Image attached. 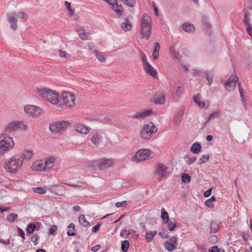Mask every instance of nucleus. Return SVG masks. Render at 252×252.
Returning <instances> with one entry per match:
<instances>
[{
  "mask_svg": "<svg viewBox=\"0 0 252 252\" xmlns=\"http://www.w3.org/2000/svg\"><path fill=\"white\" fill-rule=\"evenodd\" d=\"M36 92L45 101L59 110L61 94L58 91L48 87H40L37 88Z\"/></svg>",
  "mask_w": 252,
  "mask_h": 252,
  "instance_id": "f257e3e1",
  "label": "nucleus"
},
{
  "mask_svg": "<svg viewBox=\"0 0 252 252\" xmlns=\"http://www.w3.org/2000/svg\"><path fill=\"white\" fill-rule=\"evenodd\" d=\"M60 97L59 110L70 109L77 104V97L74 92L63 91Z\"/></svg>",
  "mask_w": 252,
  "mask_h": 252,
  "instance_id": "f03ea898",
  "label": "nucleus"
},
{
  "mask_svg": "<svg viewBox=\"0 0 252 252\" xmlns=\"http://www.w3.org/2000/svg\"><path fill=\"white\" fill-rule=\"evenodd\" d=\"M23 163V158L15 155L6 160L3 166L6 172L15 174L22 169Z\"/></svg>",
  "mask_w": 252,
  "mask_h": 252,
  "instance_id": "7ed1b4c3",
  "label": "nucleus"
},
{
  "mask_svg": "<svg viewBox=\"0 0 252 252\" xmlns=\"http://www.w3.org/2000/svg\"><path fill=\"white\" fill-rule=\"evenodd\" d=\"M152 20L148 14L143 15L141 20L140 33L142 38L149 39L151 33Z\"/></svg>",
  "mask_w": 252,
  "mask_h": 252,
  "instance_id": "20e7f679",
  "label": "nucleus"
},
{
  "mask_svg": "<svg viewBox=\"0 0 252 252\" xmlns=\"http://www.w3.org/2000/svg\"><path fill=\"white\" fill-rule=\"evenodd\" d=\"M158 127L152 122H149L144 125L140 131V136L144 139H149L158 131Z\"/></svg>",
  "mask_w": 252,
  "mask_h": 252,
  "instance_id": "39448f33",
  "label": "nucleus"
},
{
  "mask_svg": "<svg viewBox=\"0 0 252 252\" xmlns=\"http://www.w3.org/2000/svg\"><path fill=\"white\" fill-rule=\"evenodd\" d=\"M28 128V126L23 121H14L9 123L5 128L6 133H10L17 130L25 131Z\"/></svg>",
  "mask_w": 252,
  "mask_h": 252,
  "instance_id": "423d86ee",
  "label": "nucleus"
},
{
  "mask_svg": "<svg viewBox=\"0 0 252 252\" xmlns=\"http://www.w3.org/2000/svg\"><path fill=\"white\" fill-rule=\"evenodd\" d=\"M15 144L13 138L9 136L5 137L0 141V156L3 155L13 148Z\"/></svg>",
  "mask_w": 252,
  "mask_h": 252,
  "instance_id": "0eeeda50",
  "label": "nucleus"
},
{
  "mask_svg": "<svg viewBox=\"0 0 252 252\" xmlns=\"http://www.w3.org/2000/svg\"><path fill=\"white\" fill-rule=\"evenodd\" d=\"M24 110L28 116L33 118L39 117L43 113V110L40 107L33 105H26Z\"/></svg>",
  "mask_w": 252,
  "mask_h": 252,
  "instance_id": "6e6552de",
  "label": "nucleus"
},
{
  "mask_svg": "<svg viewBox=\"0 0 252 252\" xmlns=\"http://www.w3.org/2000/svg\"><path fill=\"white\" fill-rule=\"evenodd\" d=\"M70 126V123L65 121H56L50 125V130L55 133L63 131Z\"/></svg>",
  "mask_w": 252,
  "mask_h": 252,
  "instance_id": "1a4fd4ad",
  "label": "nucleus"
},
{
  "mask_svg": "<svg viewBox=\"0 0 252 252\" xmlns=\"http://www.w3.org/2000/svg\"><path fill=\"white\" fill-rule=\"evenodd\" d=\"M168 167L162 163H158L154 171L155 175L158 176V180L159 182L165 178L169 174Z\"/></svg>",
  "mask_w": 252,
  "mask_h": 252,
  "instance_id": "9d476101",
  "label": "nucleus"
},
{
  "mask_svg": "<svg viewBox=\"0 0 252 252\" xmlns=\"http://www.w3.org/2000/svg\"><path fill=\"white\" fill-rule=\"evenodd\" d=\"M94 165L99 170L105 171L107 168L112 167L113 162L110 158H103L94 161Z\"/></svg>",
  "mask_w": 252,
  "mask_h": 252,
  "instance_id": "9b49d317",
  "label": "nucleus"
},
{
  "mask_svg": "<svg viewBox=\"0 0 252 252\" xmlns=\"http://www.w3.org/2000/svg\"><path fill=\"white\" fill-rule=\"evenodd\" d=\"M152 152L148 149H140L133 157V160L136 161H142L148 160L152 158Z\"/></svg>",
  "mask_w": 252,
  "mask_h": 252,
  "instance_id": "f8f14e48",
  "label": "nucleus"
},
{
  "mask_svg": "<svg viewBox=\"0 0 252 252\" xmlns=\"http://www.w3.org/2000/svg\"><path fill=\"white\" fill-rule=\"evenodd\" d=\"M238 80L237 76L231 75L225 84V87L228 91H233L236 87V81Z\"/></svg>",
  "mask_w": 252,
  "mask_h": 252,
  "instance_id": "ddd939ff",
  "label": "nucleus"
},
{
  "mask_svg": "<svg viewBox=\"0 0 252 252\" xmlns=\"http://www.w3.org/2000/svg\"><path fill=\"white\" fill-rule=\"evenodd\" d=\"M18 19L17 13L16 12L7 14V20L10 23L11 28L14 30H16L18 28L17 25Z\"/></svg>",
  "mask_w": 252,
  "mask_h": 252,
  "instance_id": "4468645a",
  "label": "nucleus"
},
{
  "mask_svg": "<svg viewBox=\"0 0 252 252\" xmlns=\"http://www.w3.org/2000/svg\"><path fill=\"white\" fill-rule=\"evenodd\" d=\"M177 237L173 236L170 239L169 241L165 242L164 247L168 252H172L177 249Z\"/></svg>",
  "mask_w": 252,
  "mask_h": 252,
  "instance_id": "2eb2a0df",
  "label": "nucleus"
},
{
  "mask_svg": "<svg viewBox=\"0 0 252 252\" xmlns=\"http://www.w3.org/2000/svg\"><path fill=\"white\" fill-rule=\"evenodd\" d=\"M102 134L99 132H95L93 134L90 140L93 144L96 147H99L103 141Z\"/></svg>",
  "mask_w": 252,
  "mask_h": 252,
  "instance_id": "dca6fc26",
  "label": "nucleus"
},
{
  "mask_svg": "<svg viewBox=\"0 0 252 252\" xmlns=\"http://www.w3.org/2000/svg\"><path fill=\"white\" fill-rule=\"evenodd\" d=\"M74 127L77 132L84 135L88 134L91 130L90 127L86 126L80 123H76L74 126Z\"/></svg>",
  "mask_w": 252,
  "mask_h": 252,
  "instance_id": "f3484780",
  "label": "nucleus"
},
{
  "mask_svg": "<svg viewBox=\"0 0 252 252\" xmlns=\"http://www.w3.org/2000/svg\"><path fill=\"white\" fill-rule=\"evenodd\" d=\"M193 100L199 107L201 108H207L210 105L209 101L204 102L202 100L201 96L199 94H197L194 96Z\"/></svg>",
  "mask_w": 252,
  "mask_h": 252,
  "instance_id": "a211bd4d",
  "label": "nucleus"
},
{
  "mask_svg": "<svg viewBox=\"0 0 252 252\" xmlns=\"http://www.w3.org/2000/svg\"><path fill=\"white\" fill-rule=\"evenodd\" d=\"M44 165L43 160H36L32 163L31 169L34 171H45Z\"/></svg>",
  "mask_w": 252,
  "mask_h": 252,
  "instance_id": "6ab92c4d",
  "label": "nucleus"
},
{
  "mask_svg": "<svg viewBox=\"0 0 252 252\" xmlns=\"http://www.w3.org/2000/svg\"><path fill=\"white\" fill-rule=\"evenodd\" d=\"M184 92V88L183 86H176L174 89L171 87V92L173 97L175 98H179Z\"/></svg>",
  "mask_w": 252,
  "mask_h": 252,
  "instance_id": "aec40b11",
  "label": "nucleus"
},
{
  "mask_svg": "<svg viewBox=\"0 0 252 252\" xmlns=\"http://www.w3.org/2000/svg\"><path fill=\"white\" fill-rule=\"evenodd\" d=\"M152 112L151 109H148L133 114L132 117L136 119H144L150 116Z\"/></svg>",
  "mask_w": 252,
  "mask_h": 252,
  "instance_id": "412c9836",
  "label": "nucleus"
},
{
  "mask_svg": "<svg viewBox=\"0 0 252 252\" xmlns=\"http://www.w3.org/2000/svg\"><path fill=\"white\" fill-rule=\"evenodd\" d=\"M55 158L53 157H49L43 160V163L45 165V170L47 171L52 168L55 164Z\"/></svg>",
  "mask_w": 252,
  "mask_h": 252,
  "instance_id": "4be33fe9",
  "label": "nucleus"
},
{
  "mask_svg": "<svg viewBox=\"0 0 252 252\" xmlns=\"http://www.w3.org/2000/svg\"><path fill=\"white\" fill-rule=\"evenodd\" d=\"M165 100V94L163 92L157 94L153 99V101L156 104H163Z\"/></svg>",
  "mask_w": 252,
  "mask_h": 252,
  "instance_id": "5701e85b",
  "label": "nucleus"
},
{
  "mask_svg": "<svg viewBox=\"0 0 252 252\" xmlns=\"http://www.w3.org/2000/svg\"><path fill=\"white\" fill-rule=\"evenodd\" d=\"M145 71L150 75L155 78L158 77V73L156 69L154 68L151 64L144 67Z\"/></svg>",
  "mask_w": 252,
  "mask_h": 252,
  "instance_id": "b1692460",
  "label": "nucleus"
},
{
  "mask_svg": "<svg viewBox=\"0 0 252 252\" xmlns=\"http://www.w3.org/2000/svg\"><path fill=\"white\" fill-rule=\"evenodd\" d=\"M112 9L116 13L119 15H121L123 12V8L121 5H118L117 2L111 4Z\"/></svg>",
  "mask_w": 252,
  "mask_h": 252,
  "instance_id": "393cba45",
  "label": "nucleus"
},
{
  "mask_svg": "<svg viewBox=\"0 0 252 252\" xmlns=\"http://www.w3.org/2000/svg\"><path fill=\"white\" fill-rule=\"evenodd\" d=\"M157 234V231H149L146 232L145 236V239L147 241V242L150 243L151 242L154 237Z\"/></svg>",
  "mask_w": 252,
  "mask_h": 252,
  "instance_id": "a878e982",
  "label": "nucleus"
},
{
  "mask_svg": "<svg viewBox=\"0 0 252 252\" xmlns=\"http://www.w3.org/2000/svg\"><path fill=\"white\" fill-rule=\"evenodd\" d=\"M122 28L125 31H130L132 28V25L127 19L121 24Z\"/></svg>",
  "mask_w": 252,
  "mask_h": 252,
  "instance_id": "bb28decb",
  "label": "nucleus"
},
{
  "mask_svg": "<svg viewBox=\"0 0 252 252\" xmlns=\"http://www.w3.org/2000/svg\"><path fill=\"white\" fill-rule=\"evenodd\" d=\"M160 50V45L158 42H156L155 44V49L153 53V57L154 60H157L159 55V51Z\"/></svg>",
  "mask_w": 252,
  "mask_h": 252,
  "instance_id": "cd10ccee",
  "label": "nucleus"
},
{
  "mask_svg": "<svg viewBox=\"0 0 252 252\" xmlns=\"http://www.w3.org/2000/svg\"><path fill=\"white\" fill-rule=\"evenodd\" d=\"M161 218L164 224H166L169 221V216L168 213L165 211L164 208L161 210Z\"/></svg>",
  "mask_w": 252,
  "mask_h": 252,
  "instance_id": "c85d7f7f",
  "label": "nucleus"
},
{
  "mask_svg": "<svg viewBox=\"0 0 252 252\" xmlns=\"http://www.w3.org/2000/svg\"><path fill=\"white\" fill-rule=\"evenodd\" d=\"M22 155L25 158L30 159L33 156V152L30 150H25L22 152Z\"/></svg>",
  "mask_w": 252,
  "mask_h": 252,
  "instance_id": "c756f323",
  "label": "nucleus"
},
{
  "mask_svg": "<svg viewBox=\"0 0 252 252\" xmlns=\"http://www.w3.org/2000/svg\"><path fill=\"white\" fill-rule=\"evenodd\" d=\"M59 55V56L62 58L65 59H68L70 58H71V54L68 53L67 52L63 51L61 49H59L58 50Z\"/></svg>",
  "mask_w": 252,
  "mask_h": 252,
  "instance_id": "7c9ffc66",
  "label": "nucleus"
},
{
  "mask_svg": "<svg viewBox=\"0 0 252 252\" xmlns=\"http://www.w3.org/2000/svg\"><path fill=\"white\" fill-rule=\"evenodd\" d=\"M183 29L187 32H192L195 30L194 26L191 24H184L183 25Z\"/></svg>",
  "mask_w": 252,
  "mask_h": 252,
  "instance_id": "2f4dec72",
  "label": "nucleus"
},
{
  "mask_svg": "<svg viewBox=\"0 0 252 252\" xmlns=\"http://www.w3.org/2000/svg\"><path fill=\"white\" fill-rule=\"evenodd\" d=\"M201 145L200 144L194 143L191 147V151L194 154L198 153L201 150Z\"/></svg>",
  "mask_w": 252,
  "mask_h": 252,
  "instance_id": "473e14b6",
  "label": "nucleus"
},
{
  "mask_svg": "<svg viewBox=\"0 0 252 252\" xmlns=\"http://www.w3.org/2000/svg\"><path fill=\"white\" fill-rule=\"evenodd\" d=\"M78 221L79 223L84 226H87L89 224V221L86 220L85 216L83 215H81L79 216L78 218Z\"/></svg>",
  "mask_w": 252,
  "mask_h": 252,
  "instance_id": "72a5a7b5",
  "label": "nucleus"
},
{
  "mask_svg": "<svg viewBox=\"0 0 252 252\" xmlns=\"http://www.w3.org/2000/svg\"><path fill=\"white\" fill-rule=\"evenodd\" d=\"M32 189L34 192L41 194H45L47 191L45 188L41 187L33 188Z\"/></svg>",
  "mask_w": 252,
  "mask_h": 252,
  "instance_id": "f704fd0d",
  "label": "nucleus"
},
{
  "mask_svg": "<svg viewBox=\"0 0 252 252\" xmlns=\"http://www.w3.org/2000/svg\"><path fill=\"white\" fill-rule=\"evenodd\" d=\"M129 247V243L127 240H124L121 244V249L123 251L126 252Z\"/></svg>",
  "mask_w": 252,
  "mask_h": 252,
  "instance_id": "c9c22d12",
  "label": "nucleus"
},
{
  "mask_svg": "<svg viewBox=\"0 0 252 252\" xmlns=\"http://www.w3.org/2000/svg\"><path fill=\"white\" fill-rule=\"evenodd\" d=\"M17 17L18 18L22 19L24 22L26 21L29 18L28 15L23 11L17 13Z\"/></svg>",
  "mask_w": 252,
  "mask_h": 252,
  "instance_id": "e433bc0d",
  "label": "nucleus"
},
{
  "mask_svg": "<svg viewBox=\"0 0 252 252\" xmlns=\"http://www.w3.org/2000/svg\"><path fill=\"white\" fill-rule=\"evenodd\" d=\"M79 33V37L83 40H86L87 39V33L85 32V31L83 29H79L77 31Z\"/></svg>",
  "mask_w": 252,
  "mask_h": 252,
  "instance_id": "4c0bfd02",
  "label": "nucleus"
},
{
  "mask_svg": "<svg viewBox=\"0 0 252 252\" xmlns=\"http://www.w3.org/2000/svg\"><path fill=\"white\" fill-rule=\"evenodd\" d=\"M219 229V226L218 223L215 222H212L210 226V232L216 233Z\"/></svg>",
  "mask_w": 252,
  "mask_h": 252,
  "instance_id": "58836bf2",
  "label": "nucleus"
},
{
  "mask_svg": "<svg viewBox=\"0 0 252 252\" xmlns=\"http://www.w3.org/2000/svg\"><path fill=\"white\" fill-rule=\"evenodd\" d=\"M125 4L129 7H133L135 5L136 0H121Z\"/></svg>",
  "mask_w": 252,
  "mask_h": 252,
  "instance_id": "ea45409f",
  "label": "nucleus"
},
{
  "mask_svg": "<svg viewBox=\"0 0 252 252\" xmlns=\"http://www.w3.org/2000/svg\"><path fill=\"white\" fill-rule=\"evenodd\" d=\"M18 216L17 214L11 213L9 214L7 216V219L8 221H9L10 222H12L18 218Z\"/></svg>",
  "mask_w": 252,
  "mask_h": 252,
  "instance_id": "a19ab883",
  "label": "nucleus"
},
{
  "mask_svg": "<svg viewBox=\"0 0 252 252\" xmlns=\"http://www.w3.org/2000/svg\"><path fill=\"white\" fill-rule=\"evenodd\" d=\"M168 228L170 231H174L177 227V223L176 222H172V221H168Z\"/></svg>",
  "mask_w": 252,
  "mask_h": 252,
  "instance_id": "79ce46f5",
  "label": "nucleus"
},
{
  "mask_svg": "<svg viewBox=\"0 0 252 252\" xmlns=\"http://www.w3.org/2000/svg\"><path fill=\"white\" fill-rule=\"evenodd\" d=\"M36 228V225L33 223H31L28 226L27 228V232L29 233H32Z\"/></svg>",
  "mask_w": 252,
  "mask_h": 252,
  "instance_id": "37998d69",
  "label": "nucleus"
},
{
  "mask_svg": "<svg viewBox=\"0 0 252 252\" xmlns=\"http://www.w3.org/2000/svg\"><path fill=\"white\" fill-rule=\"evenodd\" d=\"M182 181L184 183H188L190 181V177L187 174L183 173L182 175Z\"/></svg>",
  "mask_w": 252,
  "mask_h": 252,
  "instance_id": "c03bdc74",
  "label": "nucleus"
},
{
  "mask_svg": "<svg viewBox=\"0 0 252 252\" xmlns=\"http://www.w3.org/2000/svg\"><path fill=\"white\" fill-rule=\"evenodd\" d=\"M209 159V155L208 154L203 156L201 158L199 159V164H202L206 162Z\"/></svg>",
  "mask_w": 252,
  "mask_h": 252,
  "instance_id": "a18cd8bd",
  "label": "nucleus"
},
{
  "mask_svg": "<svg viewBox=\"0 0 252 252\" xmlns=\"http://www.w3.org/2000/svg\"><path fill=\"white\" fill-rule=\"evenodd\" d=\"M206 78L208 81L209 85H211L213 81V73L211 72H207L205 73Z\"/></svg>",
  "mask_w": 252,
  "mask_h": 252,
  "instance_id": "49530a36",
  "label": "nucleus"
},
{
  "mask_svg": "<svg viewBox=\"0 0 252 252\" xmlns=\"http://www.w3.org/2000/svg\"><path fill=\"white\" fill-rule=\"evenodd\" d=\"M141 60H142V62L144 63V65H143L144 67L150 64L149 63L148 60L147 59V57L144 53H142L141 54Z\"/></svg>",
  "mask_w": 252,
  "mask_h": 252,
  "instance_id": "de8ad7c7",
  "label": "nucleus"
},
{
  "mask_svg": "<svg viewBox=\"0 0 252 252\" xmlns=\"http://www.w3.org/2000/svg\"><path fill=\"white\" fill-rule=\"evenodd\" d=\"M71 186L74 187H77V188H81V189H86L87 187V184H85V183H83V182H78V183H77V184L76 185L74 184V185H71Z\"/></svg>",
  "mask_w": 252,
  "mask_h": 252,
  "instance_id": "09e8293b",
  "label": "nucleus"
},
{
  "mask_svg": "<svg viewBox=\"0 0 252 252\" xmlns=\"http://www.w3.org/2000/svg\"><path fill=\"white\" fill-rule=\"evenodd\" d=\"M197 159L196 157H189L186 158V161L188 164H192Z\"/></svg>",
  "mask_w": 252,
  "mask_h": 252,
  "instance_id": "8fccbe9b",
  "label": "nucleus"
},
{
  "mask_svg": "<svg viewBox=\"0 0 252 252\" xmlns=\"http://www.w3.org/2000/svg\"><path fill=\"white\" fill-rule=\"evenodd\" d=\"M96 57L98 60L101 62H104L105 61V57L100 53L96 52Z\"/></svg>",
  "mask_w": 252,
  "mask_h": 252,
  "instance_id": "3c124183",
  "label": "nucleus"
},
{
  "mask_svg": "<svg viewBox=\"0 0 252 252\" xmlns=\"http://www.w3.org/2000/svg\"><path fill=\"white\" fill-rule=\"evenodd\" d=\"M64 4L69 13H70V16H72L74 14V12L73 10L71 8L70 3L65 1Z\"/></svg>",
  "mask_w": 252,
  "mask_h": 252,
  "instance_id": "603ef678",
  "label": "nucleus"
},
{
  "mask_svg": "<svg viewBox=\"0 0 252 252\" xmlns=\"http://www.w3.org/2000/svg\"><path fill=\"white\" fill-rule=\"evenodd\" d=\"M57 226L56 225H52L49 229V233L51 235L54 234L55 232L57 230Z\"/></svg>",
  "mask_w": 252,
  "mask_h": 252,
  "instance_id": "864d4df0",
  "label": "nucleus"
},
{
  "mask_svg": "<svg viewBox=\"0 0 252 252\" xmlns=\"http://www.w3.org/2000/svg\"><path fill=\"white\" fill-rule=\"evenodd\" d=\"M88 47L89 50H92L94 52H96V48L95 45L93 42H89L88 43Z\"/></svg>",
  "mask_w": 252,
  "mask_h": 252,
  "instance_id": "5fc2aeb1",
  "label": "nucleus"
},
{
  "mask_svg": "<svg viewBox=\"0 0 252 252\" xmlns=\"http://www.w3.org/2000/svg\"><path fill=\"white\" fill-rule=\"evenodd\" d=\"M39 237L37 234H34L31 238V241L34 243L35 244H37V241Z\"/></svg>",
  "mask_w": 252,
  "mask_h": 252,
  "instance_id": "6e6d98bb",
  "label": "nucleus"
},
{
  "mask_svg": "<svg viewBox=\"0 0 252 252\" xmlns=\"http://www.w3.org/2000/svg\"><path fill=\"white\" fill-rule=\"evenodd\" d=\"M247 17H248L247 14L246 13L244 15V19L243 21V23L247 26V27H248L249 26H251V25L250 21L248 20Z\"/></svg>",
  "mask_w": 252,
  "mask_h": 252,
  "instance_id": "4d7b16f0",
  "label": "nucleus"
},
{
  "mask_svg": "<svg viewBox=\"0 0 252 252\" xmlns=\"http://www.w3.org/2000/svg\"><path fill=\"white\" fill-rule=\"evenodd\" d=\"M126 201H123L121 202H118L116 203L115 205L117 208L121 207L126 205Z\"/></svg>",
  "mask_w": 252,
  "mask_h": 252,
  "instance_id": "13d9d810",
  "label": "nucleus"
},
{
  "mask_svg": "<svg viewBox=\"0 0 252 252\" xmlns=\"http://www.w3.org/2000/svg\"><path fill=\"white\" fill-rule=\"evenodd\" d=\"M19 235L22 238L23 240L25 239V233L24 231L20 228H18Z\"/></svg>",
  "mask_w": 252,
  "mask_h": 252,
  "instance_id": "bf43d9fd",
  "label": "nucleus"
},
{
  "mask_svg": "<svg viewBox=\"0 0 252 252\" xmlns=\"http://www.w3.org/2000/svg\"><path fill=\"white\" fill-rule=\"evenodd\" d=\"M100 225L99 224H97L96 225L94 226L92 228V231L94 232H97L100 229Z\"/></svg>",
  "mask_w": 252,
  "mask_h": 252,
  "instance_id": "052dcab7",
  "label": "nucleus"
},
{
  "mask_svg": "<svg viewBox=\"0 0 252 252\" xmlns=\"http://www.w3.org/2000/svg\"><path fill=\"white\" fill-rule=\"evenodd\" d=\"M246 31L252 38V26L246 28Z\"/></svg>",
  "mask_w": 252,
  "mask_h": 252,
  "instance_id": "680f3d73",
  "label": "nucleus"
},
{
  "mask_svg": "<svg viewBox=\"0 0 252 252\" xmlns=\"http://www.w3.org/2000/svg\"><path fill=\"white\" fill-rule=\"evenodd\" d=\"M127 230H126V229L122 230L120 232V236L124 237L126 234V236L127 237L130 233L129 232L127 233Z\"/></svg>",
  "mask_w": 252,
  "mask_h": 252,
  "instance_id": "e2e57ef3",
  "label": "nucleus"
},
{
  "mask_svg": "<svg viewBox=\"0 0 252 252\" xmlns=\"http://www.w3.org/2000/svg\"><path fill=\"white\" fill-rule=\"evenodd\" d=\"M205 205L206 206L209 208H212L213 207V204L212 202L209 200H207L205 202Z\"/></svg>",
  "mask_w": 252,
  "mask_h": 252,
  "instance_id": "0e129e2a",
  "label": "nucleus"
},
{
  "mask_svg": "<svg viewBox=\"0 0 252 252\" xmlns=\"http://www.w3.org/2000/svg\"><path fill=\"white\" fill-rule=\"evenodd\" d=\"M209 252H218L219 249L217 246L212 247L209 251Z\"/></svg>",
  "mask_w": 252,
  "mask_h": 252,
  "instance_id": "69168bd1",
  "label": "nucleus"
},
{
  "mask_svg": "<svg viewBox=\"0 0 252 252\" xmlns=\"http://www.w3.org/2000/svg\"><path fill=\"white\" fill-rule=\"evenodd\" d=\"M74 230H73V229H69L68 230V231H67V235L68 236H74L75 235V233H74Z\"/></svg>",
  "mask_w": 252,
  "mask_h": 252,
  "instance_id": "338daca9",
  "label": "nucleus"
},
{
  "mask_svg": "<svg viewBox=\"0 0 252 252\" xmlns=\"http://www.w3.org/2000/svg\"><path fill=\"white\" fill-rule=\"evenodd\" d=\"M100 246L99 245H95L92 247V251L94 252H96L100 249Z\"/></svg>",
  "mask_w": 252,
  "mask_h": 252,
  "instance_id": "774afa93",
  "label": "nucleus"
}]
</instances>
